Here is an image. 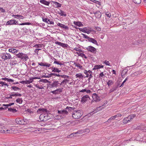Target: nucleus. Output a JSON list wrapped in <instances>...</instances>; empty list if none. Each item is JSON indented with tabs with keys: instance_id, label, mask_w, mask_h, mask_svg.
<instances>
[{
	"instance_id": "nucleus-1",
	"label": "nucleus",
	"mask_w": 146,
	"mask_h": 146,
	"mask_svg": "<svg viewBox=\"0 0 146 146\" xmlns=\"http://www.w3.org/2000/svg\"><path fill=\"white\" fill-rule=\"evenodd\" d=\"M82 113L80 110H78L74 111L72 114V117L74 119H79L82 115Z\"/></svg>"
},
{
	"instance_id": "nucleus-2",
	"label": "nucleus",
	"mask_w": 146,
	"mask_h": 146,
	"mask_svg": "<svg viewBox=\"0 0 146 146\" xmlns=\"http://www.w3.org/2000/svg\"><path fill=\"white\" fill-rule=\"evenodd\" d=\"M16 122L19 124L24 125L27 123V121L23 119L20 118H17L15 119Z\"/></svg>"
},
{
	"instance_id": "nucleus-3",
	"label": "nucleus",
	"mask_w": 146,
	"mask_h": 146,
	"mask_svg": "<svg viewBox=\"0 0 146 146\" xmlns=\"http://www.w3.org/2000/svg\"><path fill=\"white\" fill-rule=\"evenodd\" d=\"M85 49L88 51L92 53H96V49L93 46H90L87 47H86Z\"/></svg>"
},
{
	"instance_id": "nucleus-4",
	"label": "nucleus",
	"mask_w": 146,
	"mask_h": 146,
	"mask_svg": "<svg viewBox=\"0 0 146 146\" xmlns=\"http://www.w3.org/2000/svg\"><path fill=\"white\" fill-rule=\"evenodd\" d=\"M90 99V97L87 95H86L84 96L81 98V102L83 104L86 103Z\"/></svg>"
},
{
	"instance_id": "nucleus-5",
	"label": "nucleus",
	"mask_w": 146,
	"mask_h": 146,
	"mask_svg": "<svg viewBox=\"0 0 146 146\" xmlns=\"http://www.w3.org/2000/svg\"><path fill=\"white\" fill-rule=\"evenodd\" d=\"M47 115V113L46 115L43 114H41L39 117L40 119L42 121H46L48 119Z\"/></svg>"
},
{
	"instance_id": "nucleus-6",
	"label": "nucleus",
	"mask_w": 146,
	"mask_h": 146,
	"mask_svg": "<svg viewBox=\"0 0 146 146\" xmlns=\"http://www.w3.org/2000/svg\"><path fill=\"white\" fill-rule=\"evenodd\" d=\"M18 22L15 19H12L7 21L6 23V25H17Z\"/></svg>"
},
{
	"instance_id": "nucleus-7",
	"label": "nucleus",
	"mask_w": 146,
	"mask_h": 146,
	"mask_svg": "<svg viewBox=\"0 0 146 146\" xmlns=\"http://www.w3.org/2000/svg\"><path fill=\"white\" fill-rule=\"evenodd\" d=\"M12 132V131L11 129H8L5 126H3V133H11Z\"/></svg>"
},
{
	"instance_id": "nucleus-8",
	"label": "nucleus",
	"mask_w": 146,
	"mask_h": 146,
	"mask_svg": "<svg viewBox=\"0 0 146 146\" xmlns=\"http://www.w3.org/2000/svg\"><path fill=\"white\" fill-rule=\"evenodd\" d=\"M60 84L58 81H54L52 84H50V87L51 88H53L55 87L57 88L60 85Z\"/></svg>"
},
{
	"instance_id": "nucleus-9",
	"label": "nucleus",
	"mask_w": 146,
	"mask_h": 146,
	"mask_svg": "<svg viewBox=\"0 0 146 146\" xmlns=\"http://www.w3.org/2000/svg\"><path fill=\"white\" fill-rule=\"evenodd\" d=\"M132 120V118L131 116H128L124 118L123 120V123L126 124L128 122H130Z\"/></svg>"
},
{
	"instance_id": "nucleus-10",
	"label": "nucleus",
	"mask_w": 146,
	"mask_h": 146,
	"mask_svg": "<svg viewBox=\"0 0 146 146\" xmlns=\"http://www.w3.org/2000/svg\"><path fill=\"white\" fill-rule=\"evenodd\" d=\"M62 88H60L51 91V92L55 94H59L62 92Z\"/></svg>"
},
{
	"instance_id": "nucleus-11",
	"label": "nucleus",
	"mask_w": 146,
	"mask_h": 146,
	"mask_svg": "<svg viewBox=\"0 0 146 146\" xmlns=\"http://www.w3.org/2000/svg\"><path fill=\"white\" fill-rule=\"evenodd\" d=\"M90 132V130L89 129L86 128L85 129H84L83 130H78L77 131V132H76L74 133L76 134V133H88Z\"/></svg>"
},
{
	"instance_id": "nucleus-12",
	"label": "nucleus",
	"mask_w": 146,
	"mask_h": 146,
	"mask_svg": "<svg viewBox=\"0 0 146 146\" xmlns=\"http://www.w3.org/2000/svg\"><path fill=\"white\" fill-rule=\"evenodd\" d=\"M92 97L93 100L96 102H97L100 100V98L98 95L96 93H94L92 96Z\"/></svg>"
},
{
	"instance_id": "nucleus-13",
	"label": "nucleus",
	"mask_w": 146,
	"mask_h": 146,
	"mask_svg": "<svg viewBox=\"0 0 146 146\" xmlns=\"http://www.w3.org/2000/svg\"><path fill=\"white\" fill-rule=\"evenodd\" d=\"M94 13L95 17L97 18H100L102 16L101 13L99 11L94 12Z\"/></svg>"
},
{
	"instance_id": "nucleus-14",
	"label": "nucleus",
	"mask_w": 146,
	"mask_h": 146,
	"mask_svg": "<svg viewBox=\"0 0 146 146\" xmlns=\"http://www.w3.org/2000/svg\"><path fill=\"white\" fill-rule=\"evenodd\" d=\"M37 112L38 113H41L42 112L47 113L48 111L46 109L44 108H40L37 111Z\"/></svg>"
},
{
	"instance_id": "nucleus-15",
	"label": "nucleus",
	"mask_w": 146,
	"mask_h": 146,
	"mask_svg": "<svg viewBox=\"0 0 146 146\" xmlns=\"http://www.w3.org/2000/svg\"><path fill=\"white\" fill-rule=\"evenodd\" d=\"M88 40L89 42H92L93 43L96 44L97 46L98 45V44L97 41L94 38H89V39H88Z\"/></svg>"
},
{
	"instance_id": "nucleus-16",
	"label": "nucleus",
	"mask_w": 146,
	"mask_h": 146,
	"mask_svg": "<svg viewBox=\"0 0 146 146\" xmlns=\"http://www.w3.org/2000/svg\"><path fill=\"white\" fill-rule=\"evenodd\" d=\"M56 44L64 48L67 47L68 46L67 44L65 43H62L60 42H56Z\"/></svg>"
},
{
	"instance_id": "nucleus-17",
	"label": "nucleus",
	"mask_w": 146,
	"mask_h": 146,
	"mask_svg": "<svg viewBox=\"0 0 146 146\" xmlns=\"http://www.w3.org/2000/svg\"><path fill=\"white\" fill-rule=\"evenodd\" d=\"M40 2L41 3L46 5H48L50 3L49 1H47L45 0H40Z\"/></svg>"
},
{
	"instance_id": "nucleus-18",
	"label": "nucleus",
	"mask_w": 146,
	"mask_h": 146,
	"mask_svg": "<svg viewBox=\"0 0 146 146\" xmlns=\"http://www.w3.org/2000/svg\"><path fill=\"white\" fill-rule=\"evenodd\" d=\"M58 113L59 114H67L68 113V111H67V110H58Z\"/></svg>"
},
{
	"instance_id": "nucleus-19",
	"label": "nucleus",
	"mask_w": 146,
	"mask_h": 146,
	"mask_svg": "<svg viewBox=\"0 0 146 146\" xmlns=\"http://www.w3.org/2000/svg\"><path fill=\"white\" fill-rule=\"evenodd\" d=\"M57 25L59 27H60L61 28H63V29H68V27L66 26H65L63 24H61L60 23H58L57 24Z\"/></svg>"
},
{
	"instance_id": "nucleus-20",
	"label": "nucleus",
	"mask_w": 146,
	"mask_h": 146,
	"mask_svg": "<svg viewBox=\"0 0 146 146\" xmlns=\"http://www.w3.org/2000/svg\"><path fill=\"white\" fill-rule=\"evenodd\" d=\"M69 81V80H68L67 79H66L63 80L61 83L60 84V85H63L65 84H66L67 83H68Z\"/></svg>"
},
{
	"instance_id": "nucleus-21",
	"label": "nucleus",
	"mask_w": 146,
	"mask_h": 146,
	"mask_svg": "<svg viewBox=\"0 0 146 146\" xmlns=\"http://www.w3.org/2000/svg\"><path fill=\"white\" fill-rule=\"evenodd\" d=\"M74 24L76 25H77L78 27H83V25L80 22V21H74L73 22Z\"/></svg>"
},
{
	"instance_id": "nucleus-22",
	"label": "nucleus",
	"mask_w": 146,
	"mask_h": 146,
	"mask_svg": "<svg viewBox=\"0 0 146 146\" xmlns=\"http://www.w3.org/2000/svg\"><path fill=\"white\" fill-rule=\"evenodd\" d=\"M118 86L117 85H114L112 88L110 90V92L111 93L116 90Z\"/></svg>"
},
{
	"instance_id": "nucleus-23",
	"label": "nucleus",
	"mask_w": 146,
	"mask_h": 146,
	"mask_svg": "<svg viewBox=\"0 0 146 146\" xmlns=\"http://www.w3.org/2000/svg\"><path fill=\"white\" fill-rule=\"evenodd\" d=\"M52 72L59 73L61 72L60 70H59L58 68H56L52 67Z\"/></svg>"
},
{
	"instance_id": "nucleus-24",
	"label": "nucleus",
	"mask_w": 146,
	"mask_h": 146,
	"mask_svg": "<svg viewBox=\"0 0 146 146\" xmlns=\"http://www.w3.org/2000/svg\"><path fill=\"white\" fill-rule=\"evenodd\" d=\"M86 92L88 94H90L92 92L89 90H87L86 89H82L79 91L80 92Z\"/></svg>"
},
{
	"instance_id": "nucleus-25",
	"label": "nucleus",
	"mask_w": 146,
	"mask_h": 146,
	"mask_svg": "<svg viewBox=\"0 0 146 146\" xmlns=\"http://www.w3.org/2000/svg\"><path fill=\"white\" fill-rule=\"evenodd\" d=\"M58 14L60 15L61 16L65 17L66 16V14L65 12L61 10H60V11H58Z\"/></svg>"
},
{
	"instance_id": "nucleus-26",
	"label": "nucleus",
	"mask_w": 146,
	"mask_h": 146,
	"mask_svg": "<svg viewBox=\"0 0 146 146\" xmlns=\"http://www.w3.org/2000/svg\"><path fill=\"white\" fill-rule=\"evenodd\" d=\"M9 51L13 53H16L18 52V50H17L15 48H10L9 49Z\"/></svg>"
},
{
	"instance_id": "nucleus-27",
	"label": "nucleus",
	"mask_w": 146,
	"mask_h": 146,
	"mask_svg": "<svg viewBox=\"0 0 146 146\" xmlns=\"http://www.w3.org/2000/svg\"><path fill=\"white\" fill-rule=\"evenodd\" d=\"M16 56L18 58H20L22 59H23V56H25V54L22 52L19 53V54H16Z\"/></svg>"
},
{
	"instance_id": "nucleus-28",
	"label": "nucleus",
	"mask_w": 146,
	"mask_h": 146,
	"mask_svg": "<svg viewBox=\"0 0 146 146\" xmlns=\"http://www.w3.org/2000/svg\"><path fill=\"white\" fill-rule=\"evenodd\" d=\"M127 71L128 70L127 69H125L122 71L121 73V76L122 77H123V76L127 74Z\"/></svg>"
},
{
	"instance_id": "nucleus-29",
	"label": "nucleus",
	"mask_w": 146,
	"mask_h": 146,
	"mask_svg": "<svg viewBox=\"0 0 146 146\" xmlns=\"http://www.w3.org/2000/svg\"><path fill=\"white\" fill-rule=\"evenodd\" d=\"M76 78H78L79 79H82L83 77V75L80 73L76 74Z\"/></svg>"
},
{
	"instance_id": "nucleus-30",
	"label": "nucleus",
	"mask_w": 146,
	"mask_h": 146,
	"mask_svg": "<svg viewBox=\"0 0 146 146\" xmlns=\"http://www.w3.org/2000/svg\"><path fill=\"white\" fill-rule=\"evenodd\" d=\"M33 81L31 78L29 80L24 81L23 82V84H30V83H32Z\"/></svg>"
},
{
	"instance_id": "nucleus-31",
	"label": "nucleus",
	"mask_w": 146,
	"mask_h": 146,
	"mask_svg": "<svg viewBox=\"0 0 146 146\" xmlns=\"http://www.w3.org/2000/svg\"><path fill=\"white\" fill-rule=\"evenodd\" d=\"M72 62L74 63V64L76 66L80 68H82V66L80 65L79 63H76L74 61H72Z\"/></svg>"
},
{
	"instance_id": "nucleus-32",
	"label": "nucleus",
	"mask_w": 146,
	"mask_h": 146,
	"mask_svg": "<svg viewBox=\"0 0 146 146\" xmlns=\"http://www.w3.org/2000/svg\"><path fill=\"white\" fill-rule=\"evenodd\" d=\"M139 129L143 131L146 132V126H141L140 128H139Z\"/></svg>"
},
{
	"instance_id": "nucleus-33",
	"label": "nucleus",
	"mask_w": 146,
	"mask_h": 146,
	"mask_svg": "<svg viewBox=\"0 0 146 146\" xmlns=\"http://www.w3.org/2000/svg\"><path fill=\"white\" fill-rule=\"evenodd\" d=\"M75 109V108H73L71 107L67 106L65 109L67 110H68V111H70L73 110H74V109Z\"/></svg>"
},
{
	"instance_id": "nucleus-34",
	"label": "nucleus",
	"mask_w": 146,
	"mask_h": 146,
	"mask_svg": "<svg viewBox=\"0 0 146 146\" xmlns=\"http://www.w3.org/2000/svg\"><path fill=\"white\" fill-rule=\"evenodd\" d=\"M11 88L15 91H17V90H21V89L20 88L17 87L16 86H12L11 87Z\"/></svg>"
},
{
	"instance_id": "nucleus-35",
	"label": "nucleus",
	"mask_w": 146,
	"mask_h": 146,
	"mask_svg": "<svg viewBox=\"0 0 146 146\" xmlns=\"http://www.w3.org/2000/svg\"><path fill=\"white\" fill-rule=\"evenodd\" d=\"M54 4H55L56 7H61V4L57 2H54Z\"/></svg>"
},
{
	"instance_id": "nucleus-36",
	"label": "nucleus",
	"mask_w": 146,
	"mask_h": 146,
	"mask_svg": "<svg viewBox=\"0 0 146 146\" xmlns=\"http://www.w3.org/2000/svg\"><path fill=\"white\" fill-rule=\"evenodd\" d=\"M134 3L136 4H139L141 2V0H133Z\"/></svg>"
},
{
	"instance_id": "nucleus-37",
	"label": "nucleus",
	"mask_w": 146,
	"mask_h": 146,
	"mask_svg": "<svg viewBox=\"0 0 146 146\" xmlns=\"http://www.w3.org/2000/svg\"><path fill=\"white\" fill-rule=\"evenodd\" d=\"M42 44H39L35 45L33 47L38 48H41L42 47Z\"/></svg>"
},
{
	"instance_id": "nucleus-38",
	"label": "nucleus",
	"mask_w": 146,
	"mask_h": 146,
	"mask_svg": "<svg viewBox=\"0 0 146 146\" xmlns=\"http://www.w3.org/2000/svg\"><path fill=\"white\" fill-rule=\"evenodd\" d=\"M8 110L12 112L13 113H15L17 111L16 109L14 108H9L8 109Z\"/></svg>"
},
{
	"instance_id": "nucleus-39",
	"label": "nucleus",
	"mask_w": 146,
	"mask_h": 146,
	"mask_svg": "<svg viewBox=\"0 0 146 146\" xmlns=\"http://www.w3.org/2000/svg\"><path fill=\"white\" fill-rule=\"evenodd\" d=\"M99 110H98V109H97V108L96 109H94V110L92 112L90 113V114L91 115H92L97 112Z\"/></svg>"
},
{
	"instance_id": "nucleus-40",
	"label": "nucleus",
	"mask_w": 146,
	"mask_h": 146,
	"mask_svg": "<svg viewBox=\"0 0 146 146\" xmlns=\"http://www.w3.org/2000/svg\"><path fill=\"white\" fill-rule=\"evenodd\" d=\"M29 58L28 56L26 54H25V56H24L23 59L22 60H24L25 61H26Z\"/></svg>"
},
{
	"instance_id": "nucleus-41",
	"label": "nucleus",
	"mask_w": 146,
	"mask_h": 146,
	"mask_svg": "<svg viewBox=\"0 0 146 146\" xmlns=\"http://www.w3.org/2000/svg\"><path fill=\"white\" fill-rule=\"evenodd\" d=\"M54 64H57L58 65H59L60 66L64 65V63H62L61 62H58L57 61H54Z\"/></svg>"
},
{
	"instance_id": "nucleus-42",
	"label": "nucleus",
	"mask_w": 146,
	"mask_h": 146,
	"mask_svg": "<svg viewBox=\"0 0 146 146\" xmlns=\"http://www.w3.org/2000/svg\"><path fill=\"white\" fill-rule=\"evenodd\" d=\"M16 101L17 103L19 104H21L23 101L21 98H18L16 100Z\"/></svg>"
},
{
	"instance_id": "nucleus-43",
	"label": "nucleus",
	"mask_w": 146,
	"mask_h": 146,
	"mask_svg": "<svg viewBox=\"0 0 146 146\" xmlns=\"http://www.w3.org/2000/svg\"><path fill=\"white\" fill-rule=\"evenodd\" d=\"M79 56H81L83 58H84L85 59H86L87 58V57L83 53H81L80 54Z\"/></svg>"
},
{
	"instance_id": "nucleus-44",
	"label": "nucleus",
	"mask_w": 146,
	"mask_h": 146,
	"mask_svg": "<svg viewBox=\"0 0 146 146\" xmlns=\"http://www.w3.org/2000/svg\"><path fill=\"white\" fill-rule=\"evenodd\" d=\"M107 84L108 86H110L113 84V82L112 80H109Z\"/></svg>"
},
{
	"instance_id": "nucleus-45",
	"label": "nucleus",
	"mask_w": 146,
	"mask_h": 146,
	"mask_svg": "<svg viewBox=\"0 0 146 146\" xmlns=\"http://www.w3.org/2000/svg\"><path fill=\"white\" fill-rule=\"evenodd\" d=\"M31 24V23L29 22H26L25 23H21L19 24V25H29Z\"/></svg>"
},
{
	"instance_id": "nucleus-46",
	"label": "nucleus",
	"mask_w": 146,
	"mask_h": 146,
	"mask_svg": "<svg viewBox=\"0 0 146 146\" xmlns=\"http://www.w3.org/2000/svg\"><path fill=\"white\" fill-rule=\"evenodd\" d=\"M96 68V69H98L100 68H103L104 66L102 65H96L95 66Z\"/></svg>"
},
{
	"instance_id": "nucleus-47",
	"label": "nucleus",
	"mask_w": 146,
	"mask_h": 146,
	"mask_svg": "<svg viewBox=\"0 0 146 146\" xmlns=\"http://www.w3.org/2000/svg\"><path fill=\"white\" fill-rule=\"evenodd\" d=\"M82 35L83 36V37L87 39H89V38H90V37H88V36L86 35L85 34H84L83 33L82 34Z\"/></svg>"
},
{
	"instance_id": "nucleus-48",
	"label": "nucleus",
	"mask_w": 146,
	"mask_h": 146,
	"mask_svg": "<svg viewBox=\"0 0 146 146\" xmlns=\"http://www.w3.org/2000/svg\"><path fill=\"white\" fill-rule=\"evenodd\" d=\"M5 54L6 56H7L6 58L7 59H10L11 58V56L10 54L9 53H6Z\"/></svg>"
},
{
	"instance_id": "nucleus-49",
	"label": "nucleus",
	"mask_w": 146,
	"mask_h": 146,
	"mask_svg": "<svg viewBox=\"0 0 146 146\" xmlns=\"http://www.w3.org/2000/svg\"><path fill=\"white\" fill-rule=\"evenodd\" d=\"M61 77L62 78H67L68 79L69 78V77H70L69 76H68L67 75H61Z\"/></svg>"
},
{
	"instance_id": "nucleus-50",
	"label": "nucleus",
	"mask_w": 146,
	"mask_h": 146,
	"mask_svg": "<svg viewBox=\"0 0 146 146\" xmlns=\"http://www.w3.org/2000/svg\"><path fill=\"white\" fill-rule=\"evenodd\" d=\"M44 66H46L47 67H49L50 66L51 64L46 62L44 63Z\"/></svg>"
},
{
	"instance_id": "nucleus-51",
	"label": "nucleus",
	"mask_w": 146,
	"mask_h": 146,
	"mask_svg": "<svg viewBox=\"0 0 146 146\" xmlns=\"http://www.w3.org/2000/svg\"><path fill=\"white\" fill-rule=\"evenodd\" d=\"M1 58L2 59H4L5 60H7V56H6V54H3V56H1Z\"/></svg>"
},
{
	"instance_id": "nucleus-52",
	"label": "nucleus",
	"mask_w": 146,
	"mask_h": 146,
	"mask_svg": "<svg viewBox=\"0 0 146 146\" xmlns=\"http://www.w3.org/2000/svg\"><path fill=\"white\" fill-rule=\"evenodd\" d=\"M64 117V116L63 115L60 116V115H57V116H56V117H57V118H55V119H61L62 118H63Z\"/></svg>"
},
{
	"instance_id": "nucleus-53",
	"label": "nucleus",
	"mask_w": 146,
	"mask_h": 146,
	"mask_svg": "<svg viewBox=\"0 0 146 146\" xmlns=\"http://www.w3.org/2000/svg\"><path fill=\"white\" fill-rule=\"evenodd\" d=\"M104 63L106 65L108 66H110V63L109 62V61L107 60H105Z\"/></svg>"
},
{
	"instance_id": "nucleus-54",
	"label": "nucleus",
	"mask_w": 146,
	"mask_h": 146,
	"mask_svg": "<svg viewBox=\"0 0 146 146\" xmlns=\"http://www.w3.org/2000/svg\"><path fill=\"white\" fill-rule=\"evenodd\" d=\"M47 23L48 24H53V25H54V22L52 21H50L49 19H48V20Z\"/></svg>"
},
{
	"instance_id": "nucleus-55",
	"label": "nucleus",
	"mask_w": 146,
	"mask_h": 146,
	"mask_svg": "<svg viewBox=\"0 0 146 146\" xmlns=\"http://www.w3.org/2000/svg\"><path fill=\"white\" fill-rule=\"evenodd\" d=\"M42 21H43L47 23L48 20V19L46 18H44V17H42Z\"/></svg>"
},
{
	"instance_id": "nucleus-56",
	"label": "nucleus",
	"mask_w": 146,
	"mask_h": 146,
	"mask_svg": "<svg viewBox=\"0 0 146 146\" xmlns=\"http://www.w3.org/2000/svg\"><path fill=\"white\" fill-rule=\"evenodd\" d=\"M104 106H99L98 107H97V109H98L99 111L101 110L103 108H104Z\"/></svg>"
},
{
	"instance_id": "nucleus-57",
	"label": "nucleus",
	"mask_w": 146,
	"mask_h": 146,
	"mask_svg": "<svg viewBox=\"0 0 146 146\" xmlns=\"http://www.w3.org/2000/svg\"><path fill=\"white\" fill-rule=\"evenodd\" d=\"M84 74L86 75V76L85 77H88L89 76V74L88 72V71L86 70H85L84 72Z\"/></svg>"
},
{
	"instance_id": "nucleus-58",
	"label": "nucleus",
	"mask_w": 146,
	"mask_h": 146,
	"mask_svg": "<svg viewBox=\"0 0 146 146\" xmlns=\"http://www.w3.org/2000/svg\"><path fill=\"white\" fill-rule=\"evenodd\" d=\"M74 50L76 51H78L79 52H82V50L81 49H80L79 48H76V47L74 48Z\"/></svg>"
},
{
	"instance_id": "nucleus-59",
	"label": "nucleus",
	"mask_w": 146,
	"mask_h": 146,
	"mask_svg": "<svg viewBox=\"0 0 146 146\" xmlns=\"http://www.w3.org/2000/svg\"><path fill=\"white\" fill-rule=\"evenodd\" d=\"M35 86L36 87L38 88L39 89H42V87L41 86H39L37 84H36Z\"/></svg>"
},
{
	"instance_id": "nucleus-60",
	"label": "nucleus",
	"mask_w": 146,
	"mask_h": 146,
	"mask_svg": "<svg viewBox=\"0 0 146 146\" xmlns=\"http://www.w3.org/2000/svg\"><path fill=\"white\" fill-rule=\"evenodd\" d=\"M78 28L79 30L80 31H81V32H82L83 33H85V29H84V28H79L78 27Z\"/></svg>"
},
{
	"instance_id": "nucleus-61",
	"label": "nucleus",
	"mask_w": 146,
	"mask_h": 146,
	"mask_svg": "<svg viewBox=\"0 0 146 146\" xmlns=\"http://www.w3.org/2000/svg\"><path fill=\"white\" fill-rule=\"evenodd\" d=\"M114 117H113V116H111V117H110L107 121L108 122H109L110 121H111L112 120H114Z\"/></svg>"
},
{
	"instance_id": "nucleus-62",
	"label": "nucleus",
	"mask_w": 146,
	"mask_h": 146,
	"mask_svg": "<svg viewBox=\"0 0 146 146\" xmlns=\"http://www.w3.org/2000/svg\"><path fill=\"white\" fill-rule=\"evenodd\" d=\"M3 126L2 125H0V132L3 133Z\"/></svg>"
},
{
	"instance_id": "nucleus-63",
	"label": "nucleus",
	"mask_w": 146,
	"mask_h": 146,
	"mask_svg": "<svg viewBox=\"0 0 146 146\" xmlns=\"http://www.w3.org/2000/svg\"><path fill=\"white\" fill-rule=\"evenodd\" d=\"M1 84H2V86H3L4 85H6L8 86L7 84L5 83V82H1Z\"/></svg>"
},
{
	"instance_id": "nucleus-64",
	"label": "nucleus",
	"mask_w": 146,
	"mask_h": 146,
	"mask_svg": "<svg viewBox=\"0 0 146 146\" xmlns=\"http://www.w3.org/2000/svg\"><path fill=\"white\" fill-rule=\"evenodd\" d=\"M92 31V30H88L87 31H85L84 33H87V34H89Z\"/></svg>"
}]
</instances>
